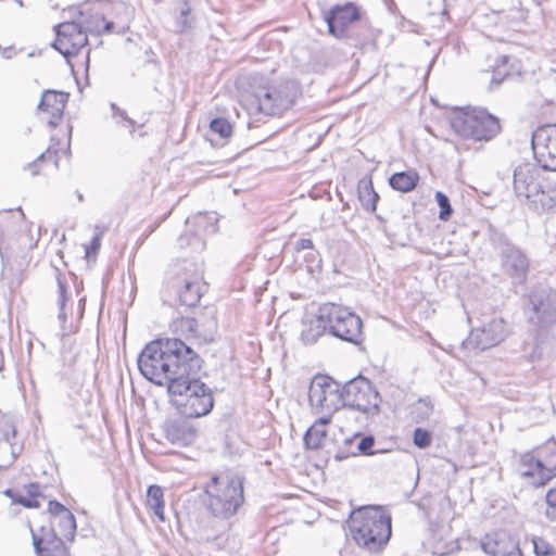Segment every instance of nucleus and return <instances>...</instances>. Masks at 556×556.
<instances>
[{"label":"nucleus","instance_id":"obj_3","mask_svg":"<svg viewBox=\"0 0 556 556\" xmlns=\"http://www.w3.org/2000/svg\"><path fill=\"white\" fill-rule=\"evenodd\" d=\"M167 391L172 395L173 405L187 418L205 416L214 407L212 390L198 376L174 382Z\"/></svg>","mask_w":556,"mask_h":556},{"label":"nucleus","instance_id":"obj_52","mask_svg":"<svg viewBox=\"0 0 556 556\" xmlns=\"http://www.w3.org/2000/svg\"><path fill=\"white\" fill-rule=\"evenodd\" d=\"M544 516L549 522H556V506H547Z\"/></svg>","mask_w":556,"mask_h":556},{"label":"nucleus","instance_id":"obj_58","mask_svg":"<svg viewBox=\"0 0 556 556\" xmlns=\"http://www.w3.org/2000/svg\"><path fill=\"white\" fill-rule=\"evenodd\" d=\"M548 472L552 473V478L556 477V465L553 468H548Z\"/></svg>","mask_w":556,"mask_h":556},{"label":"nucleus","instance_id":"obj_23","mask_svg":"<svg viewBox=\"0 0 556 556\" xmlns=\"http://www.w3.org/2000/svg\"><path fill=\"white\" fill-rule=\"evenodd\" d=\"M519 472L522 478L531 479L536 488L545 485L552 479L548 468L531 453L521 455Z\"/></svg>","mask_w":556,"mask_h":556},{"label":"nucleus","instance_id":"obj_2","mask_svg":"<svg viewBox=\"0 0 556 556\" xmlns=\"http://www.w3.org/2000/svg\"><path fill=\"white\" fill-rule=\"evenodd\" d=\"M348 527L356 545L370 554H380L392 535L391 516L379 506L353 510Z\"/></svg>","mask_w":556,"mask_h":556},{"label":"nucleus","instance_id":"obj_59","mask_svg":"<svg viewBox=\"0 0 556 556\" xmlns=\"http://www.w3.org/2000/svg\"><path fill=\"white\" fill-rule=\"evenodd\" d=\"M548 472L552 473V478L556 477V465L553 468H548Z\"/></svg>","mask_w":556,"mask_h":556},{"label":"nucleus","instance_id":"obj_22","mask_svg":"<svg viewBox=\"0 0 556 556\" xmlns=\"http://www.w3.org/2000/svg\"><path fill=\"white\" fill-rule=\"evenodd\" d=\"M529 211L538 214H555L556 213V182L548 178L539 188L538 192L532 194L530 202L526 205Z\"/></svg>","mask_w":556,"mask_h":556},{"label":"nucleus","instance_id":"obj_44","mask_svg":"<svg viewBox=\"0 0 556 556\" xmlns=\"http://www.w3.org/2000/svg\"><path fill=\"white\" fill-rule=\"evenodd\" d=\"M432 442V434L425 428H416L413 433V443L418 448H427Z\"/></svg>","mask_w":556,"mask_h":556},{"label":"nucleus","instance_id":"obj_4","mask_svg":"<svg viewBox=\"0 0 556 556\" xmlns=\"http://www.w3.org/2000/svg\"><path fill=\"white\" fill-rule=\"evenodd\" d=\"M451 127L460 137L476 141H489L501 130L500 119L484 109L456 112Z\"/></svg>","mask_w":556,"mask_h":556},{"label":"nucleus","instance_id":"obj_48","mask_svg":"<svg viewBox=\"0 0 556 556\" xmlns=\"http://www.w3.org/2000/svg\"><path fill=\"white\" fill-rule=\"evenodd\" d=\"M313 248H314V243H313V241L311 239L302 238V239H299L295 242V250L296 251L309 250V249H313Z\"/></svg>","mask_w":556,"mask_h":556},{"label":"nucleus","instance_id":"obj_35","mask_svg":"<svg viewBox=\"0 0 556 556\" xmlns=\"http://www.w3.org/2000/svg\"><path fill=\"white\" fill-rule=\"evenodd\" d=\"M58 281V306H59V313H58V320L61 325V328L63 332L67 330L65 324L67 320V308H66V302L68 301V294H67V285L65 281V278L62 275H58L56 277Z\"/></svg>","mask_w":556,"mask_h":556},{"label":"nucleus","instance_id":"obj_1","mask_svg":"<svg viewBox=\"0 0 556 556\" xmlns=\"http://www.w3.org/2000/svg\"><path fill=\"white\" fill-rule=\"evenodd\" d=\"M202 504L218 523L219 530H227L229 521L244 504L243 478L237 475H213L204 486Z\"/></svg>","mask_w":556,"mask_h":556},{"label":"nucleus","instance_id":"obj_15","mask_svg":"<svg viewBox=\"0 0 556 556\" xmlns=\"http://www.w3.org/2000/svg\"><path fill=\"white\" fill-rule=\"evenodd\" d=\"M54 30L56 38L52 47L65 58L77 55L88 45V35L75 20L54 26Z\"/></svg>","mask_w":556,"mask_h":556},{"label":"nucleus","instance_id":"obj_45","mask_svg":"<svg viewBox=\"0 0 556 556\" xmlns=\"http://www.w3.org/2000/svg\"><path fill=\"white\" fill-rule=\"evenodd\" d=\"M48 511L51 516V519H54V518H58L61 515H64L71 510L68 508H66L62 503L58 502L56 500H52L48 504Z\"/></svg>","mask_w":556,"mask_h":556},{"label":"nucleus","instance_id":"obj_55","mask_svg":"<svg viewBox=\"0 0 556 556\" xmlns=\"http://www.w3.org/2000/svg\"><path fill=\"white\" fill-rule=\"evenodd\" d=\"M4 495H7L8 497H10L12 500L14 497V495H15V491L12 490V489H7L4 491Z\"/></svg>","mask_w":556,"mask_h":556},{"label":"nucleus","instance_id":"obj_14","mask_svg":"<svg viewBox=\"0 0 556 556\" xmlns=\"http://www.w3.org/2000/svg\"><path fill=\"white\" fill-rule=\"evenodd\" d=\"M507 334L505 321L501 317L490 316L475 327L469 337L462 342L465 349L484 351L501 343Z\"/></svg>","mask_w":556,"mask_h":556},{"label":"nucleus","instance_id":"obj_13","mask_svg":"<svg viewBox=\"0 0 556 556\" xmlns=\"http://www.w3.org/2000/svg\"><path fill=\"white\" fill-rule=\"evenodd\" d=\"M544 170L547 169L543 168L541 164L532 162H523L515 167L513 191L516 199L525 206L530 202L532 194L538 192L547 179Z\"/></svg>","mask_w":556,"mask_h":556},{"label":"nucleus","instance_id":"obj_51","mask_svg":"<svg viewBox=\"0 0 556 556\" xmlns=\"http://www.w3.org/2000/svg\"><path fill=\"white\" fill-rule=\"evenodd\" d=\"M546 506H556V489H549L545 495Z\"/></svg>","mask_w":556,"mask_h":556},{"label":"nucleus","instance_id":"obj_10","mask_svg":"<svg viewBox=\"0 0 556 556\" xmlns=\"http://www.w3.org/2000/svg\"><path fill=\"white\" fill-rule=\"evenodd\" d=\"M529 324L546 329L556 323V292L548 288H534L523 304Z\"/></svg>","mask_w":556,"mask_h":556},{"label":"nucleus","instance_id":"obj_25","mask_svg":"<svg viewBox=\"0 0 556 556\" xmlns=\"http://www.w3.org/2000/svg\"><path fill=\"white\" fill-rule=\"evenodd\" d=\"M165 438L175 445L187 446L191 444L197 431L192 425L186 420H170L163 426Z\"/></svg>","mask_w":556,"mask_h":556},{"label":"nucleus","instance_id":"obj_54","mask_svg":"<svg viewBox=\"0 0 556 556\" xmlns=\"http://www.w3.org/2000/svg\"><path fill=\"white\" fill-rule=\"evenodd\" d=\"M23 498H26V496H24V495L18 494V493H16V492H15V495H14V497L12 498V502H13V503H17V504H20V501H22Z\"/></svg>","mask_w":556,"mask_h":556},{"label":"nucleus","instance_id":"obj_28","mask_svg":"<svg viewBox=\"0 0 556 556\" xmlns=\"http://www.w3.org/2000/svg\"><path fill=\"white\" fill-rule=\"evenodd\" d=\"M217 214L215 212H200L191 218H187L186 224H192L195 227V232L192 235V240L200 241L201 235L214 233L217 231Z\"/></svg>","mask_w":556,"mask_h":556},{"label":"nucleus","instance_id":"obj_31","mask_svg":"<svg viewBox=\"0 0 556 556\" xmlns=\"http://www.w3.org/2000/svg\"><path fill=\"white\" fill-rule=\"evenodd\" d=\"M517 61L509 55H500L496 59L491 78L492 86H498L514 73H519L516 66Z\"/></svg>","mask_w":556,"mask_h":556},{"label":"nucleus","instance_id":"obj_61","mask_svg":"<svg viewBox=\"0 0 556 556\" xmlns=\"http://www.w3.org/2000/svg\"><path fill=\"white\" fill-rule=\"evenodd\" d=\"M79 201H83V194L78 195Z\"/></svg>","mask_w":556,"mask_h":556},{"label":"nucleus","instance_id":"obj_11","mask_svg":"<svg viewBox=\"0 0 556 556\" xmlns=\"http://www.w3.org/2000/svg\"><path fill=\"white\" fill-rule=\"evenodd\" d=\"M165 338L149 342L138 356V368L142 376L157 386L168 388L169 369L164 363Z\"/></svg>","mask_w":556,"mask_h":556},{"label":"nucleus","instance_id":"obj_38","mask_svg":"<svg viewBox=\"0 0 556 556\" xmlns=\"http://www.w3.org/2000/svg\"><path fill=\"white\" fill-rule=\"evenodd\" d=\"M210 130L222 139H227L232 134V125L225 117H215L210 122Z\"/></svg>","mask_w":556,"mask_h":556},{"label":"nucleus","instance_id":"obj_49","mask_svg":"<svg viewBox=\"0 0 556 556\" xmlns=\"http://www.w3.org/2000/svg\"><path fill=\"white\" fill-rule=\"evenodd\" d=\"M25 490L29 497H38L41 495L40 485L38 483H29L25 485Z\"/></svg>","mask_w":556,"mask_h":556},{"label":"nucleus","instance_id":"obj_60","mask_svg":"<svg viewBox=\"0 0 556 556\" xmlns=\"http://www.w3.org/2000/svg\"><path fill=\"white\" fill-rule=\"evenodd\" d=\"M3 55H4V58H10V50L9 49H4L3 50Z\"/></svg>","mask_w":556,"mask_h":556},{"label":"nucleus","instance_id":"obj_29","mask_svg":"<svg viewBox=\"0 0 556 556\" xmlns=\"http://www.w3.org/2000/svg\"><path fill=\"white\" fill-rule=\"evenodd\" d=\"M330 422L329 417H320L305 432L303 442L306 448L317 450L321 447L327 435V426Z\"/></svg>","mask_w":556,"mask_h":556},{"label":"nucleus","instance_id":"obj_17","mask_svg":"<svg viewBox=\"0 0 556 556\" xmlns=\"http://www.w3.org/2000/svg\"><path fill=\"white\" fill-rule=\"evenodd\" d=\"M175 331H180L187 339H194L200 344L210 343L214 340L217 331V321L210 312L199 317H181L173 323Z\"/></svg>","mask_w":556,"mask_h":556},{"label":"nucleus","instance_id":"obj_26","mask_svg":"<svg viewBox=\"0 0 556 556\" xmlns=\"http://www.w3.org/2000/svg\"><path fill=\"white\" fill-rule=\"evenodd\" d=\"M481 546L490 556H523L517 542L505 536L498 538V534H486Z\"/></svg>","mask_w":556,"mask_h":556},{"label":"nucleus","instance_id":"obj_21","mask_svg":"<svg viewBox=\"0 0 556 556\" xmlns=\"http://www.w3.org/2000/svg\"><path fill=\"white\" fill-rule=\"evenodd\" d=\"M68 97L70 93L64 91L49 89L42 92L41 99L38 103V110L50 115L48 124L51 127L58 126L61 121Z\"/></svg>","mask_w":556,"mask_h":556},{"label":"nucleus","instance_id":"obj_41","mask_svg":"<svg viewBox=\"0 0 556 556\" xmlns=\"http://www.w3.org/2000/svg\"><path fill=\"white\" fill-rule=\"evenodd\" d=\"M531 541L536 556H553L556 554L555 547L545 539L534 535Z\"/></svg>","mask_w":556,"mask_h":556},{"label":"nucleus","instance_id":"obj_27","mask_svg":"<svg viewBox=\"0 0 556 556\" xmlns=\"http://www.w3.org/2000/svg\"><path fill=\"white\" fill-rule=\"evenodd\" d=\"M33 544L38 556H71L68 547L61 538L47 533L41 538L33 532Z\"/></svg>","mask_w":556,"mask_h":556},{"label":"nucleus","instance_id":"obj_42","mask_svg":"<svg viewBox=\"0 0 556 556\" xmlns=\"http://www.w3.org/2000/svg\"><path fill=\"white\" fill-rule=\"evenodd\" d=\"M59 151L54 150L52 147H49L45 152H42L34 162L28 163L27 167L31 169V175L35 176L38 174L37 164L45 160L53 159V163L55 168L59 167Z\"/></svg>","mask_w":556,"mask_h":556},{"label":"nucleus","instance_id":"obj_43","mask_svg":"<svg viewBox=\"0 0 556 556\" xmlns=\"http://www.w3.org/2000/svg\"><path fill=\"white\" fill-rule=\"evenodd\" d=\"M111 110L113 112V117L116 119V123L129 128V132L134 134L135 121L127 115L126 111L122 110L113 102L111 103Z\"/></svg>","mask_w":556,"mask_h":556},{"label":"nucleus","instance_id":"obj_40","mask_svg":"<svg viewBox=\"0 0 556 556\" xmlns=\"http://www.w3.org/2000/svg\"><path fill=\"white\" fill-rule=\"evenodd\" d=\"M434 198L440 207L439 218L444 222L448 220L453 214L448 197L442 191H437Z\"/></svg>","mask_w":556,"mask_h":556},{"label":"nucleus","instance_id":"obj_24","mask_svg":"<svg viewBox=\"0 0 556 556\" xmlns=\"http://www.w3.org/2000/svg\"><path fill=\"white\" fill-rule=\"evenodd\" d=\"M79 16L75 20L80 25H83V29L86 34L91 35H101L103 33H112L114 29V23L111 21H105L103 13L98 10L87 9L80 10L78 12Z\"/></svg>","mask_w":556,"mask_h":556},{"label":"nucleus","instance_id":"obj_62","mask_svg":"<svg viewBox=\"0 0 556 556\" xmlns=\"http://www.w3.org/2000/svg\"><path fill=\"white\" fill-rule=\"evenodd\" d=\"M17 211H20L21 213H23L22 207H18V208H17ZM22 215L24 216V214H22Z\"/></svg>","mask_w":556,"mask_h":556},{"label":"nucleus","instance_id":"obj_33","mask_svg":"<svg viewBox=\"0 0 556 556\" xmlns=\"http://www.w3.org/2000/svg\"><path fill=\"white\" fill-rule=\"evenodd\" d=\"M147 506L153 511L160 521L165 520L164 516V493L160 485L151 484L147 490Z\"/></svg>","mask_w":556,"mask_h":556},{"label":"nucleus","instance_id":"obj_5","mask_svg":"<svg viewBox=\"0 0 556 556\" xmlns=\"http://www.w3.org/2000/svg\"><path fill=\"white\" fill-rule=\"evenodd\" d=\"M165 359L169 369L168 386L198 376L202 367L198 353L178 338H165Z\"/></svg>","mask_w":556,"mask_h":556},{"label":"nucleus","instance_id":"obj_8","mask_svg":"<svg viewBox=\"0 0 556 556\" xmlns=\"http://www.w3.org/2000/svg\"><path fill=\"white\" fill-rule=\"evenodd\" d=\"M344 406L359 410L367 416L378 415L381 396L369 379L357 376L349 380L340 392Z\"/></svg>","mask_w":556,"mask_h":556},{"label":"nucleus","instance_id":"obj_12","mask_svg":"<svg viewBox=\"0 0 556 556\" xmlns=\"http://www.w3.org/2000/svg\"><path fill=\"white\" fill-rule=\"evenodd\" d=\"M296 89L293 84L286 83L278 87L261 90L251 100V109L267 116L281 114L292 106Z\"/></svg>","mask_w":556,"mask_h":556},{"label":"nucleus","instance_id":"obj_46","mask_svg":"<svg viewBox=\"0 0 556 556\" xmlns=\"http://www.w3.org/2000/svg\"><path fill=\"white\" fill-rule=\"evenodd\" d=\"M96 230H99V232H97L91 241H90V244L88 247H86V254L87 255H90L91 253H97V251L100 249V245H101V239H102V235L104 232V229H101L99 226H96Z\"/></svg>","mask_w":556,"mask_h":556},{"label":"nucleus","instance_id":"obj_30","mask_svg":"<svg viewBox=\"0 0 556 556\" xmlns=\"http://www.w3.org/2000/svg\"><path fill=\"white\" fill-rule=\"evenodd\" d=\"M52 528L48 533H53L58 538H65L68 541L75 539L77 523L72 511L51 519Z\"/></svg>","mask_w":556,"mask_h":556},{"label":"nucleus","instance_id":"obj_34","mask_svg":"<svg viewBox=\"0 0 556 556\" xmlns=\"http://www.w3.org/2000/svg\"><path fill=\"white\" fill-rule=\"evenodd\" d=\"M357 191L362 206L368 212H375L379 194L375 191L371 180L362 179L358 182Z\"/></svg>","mask_w":556,"mask_h":556},{"label":"nucleus","instance_id":"obj_50","mask_svg":"<svg viewBox=\"0 0 556 556\" xmlns=\"http://www.w3.org/2000/svg\"><path fill=\"white\" fill-rule=\"evenodd\" d=\"M20 504L26 508H38L40 506V503L38 502L37 497H26L20 501Z\"/></svg>","mask_w":556,"mask_h":556},{"label":"nucleus","instance_id":"obj_9","mask_svg":"<svg viewBox=\"0 0 556 556\" xmlns=\"http://www.w3.org/2000/svg\"><path fill=\"white\" fill-rule=\"evenodd\" d=\"M173 287L179 303L187 307L195 306L202 296V273L199 264L181 261L174 265Z\"/></svg>","mask_w":556,"mask_h":556},{"label":"nucleus","instance_id":"obj_19","mask_svg":"<svg viewBox=\"0 0 556 556\" xmlns=\"http://www.w3.org/2000/svg\"><path fill=\"white\" fill-rule=\"evenodd\" d=\"M340 384L328 376H315L309 384L308 400L312 407L331 409Z\"/></svg>","mask_w":556,"mask_h":556},{"label":"nucleus","instance_id":"obj_20","mask_svg":"<svg viewBox=\"0 0 556 556\" xmlns=\"http://www.w3.org/2000/svg\"><path fill=\"white\" fill-rule=\"evenodd\" d=\"M327 307L325 303L318 307V311L314 315H308L302 320V330H301V341L305 345H312L317 342V340L328 332V319L325 315H327Z\"/></svg>","mask_w":556,"mask_h":556},{"label":"nucleus","instance_id":"obj_6","mask_svg":"<svg viewBox=\"0 0 556 556\" xmlns=\"http://www.w3.org/2000/svg\"><path fill=\"white\" fill-rule=\"evenodd\" d=\"M491 244L498 251L501 267L514 285H522L527 280L529 258L527 254L503 232L493 231Z\"/></svg>","mask_w":556,"mask_h":556},{"label":"nucleus","instance_id":"obj_32","mask_svg":"<svg viewBox=\"0 0 556 556\" xmlns=\"http://www.w3.org/2000/svg\"><path fill=\"white\" fill-rule=\"evenodd\" d=\"M419 181V175L415 170L397 172L389 178V185L392 189L401 192H409L416 188Z\"/></svg>","mask_w":556,"mask_h":556},{"label":"nucleus","instance_id":"obj_37","mask_svg":"<svg viewBox=\"0 0 556 556\" xmlns=\"http://www.w3.org/2000/svg\"><path fill=\"white\" fill-rule=\"evenodd\" d=\"M357 440H358V442H357V444H355V451L357 452V455L362 454V455H366V456H371V455L384 452L383 450H380V451L374 450L376 441H375L374 435H371V434L362 435L359 433V437L357 438Z\"/></svg>","mask_w":556,"mask_h":556},{"label":"nucleus","instance_id":"obj_57","mask_svg":"<svg viewBox=\"0 0 556 556\" xmlns=\"http://www.w3.org/2000/svg\"><path fill=\"white\" fill-rule=\"evenodd\" d=\"M548 472L552 473V478L556 477V465L553 468H548Z\"/></svg>","mask_w":556,"mask_h":556},{"label":"nucleus","instance_id":"obj_7","mask_svg":"<svg viewBox=\"0 0 556 556\" xmlns=\"http://www.w3.org/2000/svg\"><path fill=\"white\" fill-rule=\"evenodd\" d=\"M327 307L328 333L342 341L359 345L364 341L363 321L350 308L334 303H325Z\"/></svg>","mask_w":556,"mask_h":556},{"label":"nucleus","instance_id":"obj_56","mask_svg":"<svg viewBox=\"0 0 556 556\" xmlns=\"http://www.w3.org/2000/svg\"><path fill=\"white\" fill-rule=\"evenodd\" d=\"M3 365H4L3 352L0 349V371L3 369Z\"/></svg>","mask_w":556,"mask_h":556},{"label":"nucleus","instance_id":"obj_36","mask_svg":"<svg viewBox=\"0 0 556 556\" xmlns=\"http://www.w3.org/2000/svg\"><path fill=\"white\" fill-rule=\"evenodd\" d=\"M358 437L359 433H356L352 437L344 439L343 445L337 450L333 456L337 462H342L351 456L357 455V452L355 451V441L357 440Z\"/></svg>","mask_w":556,"mask_h":556},{"label":"nucleus","instance_id":"obj_39","mask_svg":"<svg viewBox=\"0 0 556 556\" xmlns=\"http://www.w3.org/2000/svg\"><path fill=\"white\" fill-rule=\"evenodd\" d=\"M191 13V7L188 0H184V4L180 8L179 14L176 17L175 24L179 33H184L192 27V22L189 18Z\"/></svg>","mask_w":556,"mask_h":556},{"label":"nucleus","instance_id":"obj_53","mask_svg":"<svg viewBox=\"0 0 556 556\" xmlns=\"http://www.w3.org/2000/svg\"><path fill=\"white\" fill-rule=\"evenodd\" d=\"M178 244L180 248H185L186 245L191 244V240L189 237L182 235L178 238Z\"/></svg>","mask_w":556,"mask_h":556},{"label":"nucleus","instance_id":"obj_47","mask_svg":"<svg viewBox=\"0 0 556 556\" xmlns=\"http://www.w3.org/2000/svg\"><path fill=\"white\" fill-rule=\"evenodd\" d=\"M2 433H3V440L11 444V438H14L16 435V428H15L14 424H12V422L5 424L2 429Z\"/></svg>","mask_w":556,"mask_h":556},{"label":"nucleus","instance_id":"obj_18","mask_svg":"<svg viewBox=\"0 0 556 556\" xmlns=\"http://www.w3.org/2000/svg\"><path fill=\"white\" fill-rule=\"evenodd\" d=\"M324 20L331 36L339 39L350 38V27L354 22L361 20V13L354 3L348 2L333 5L324 13Z\"/></svg>","mask_w":556,"mask_h":556},{"label":"nucleus","instance_id":"obj_16","mask_svg":"<svg viewBox=\"0 0 556 556\" xmlns=\"http://www.w3.org/2000/svg\"><path fill=\"white\" fill-rule=\"evenodd\" d=\"M531 146L543 168L556 170V124H546L533 131Z\"/></svg>","mask_w":556,"mask_h":556}]
</instances>
